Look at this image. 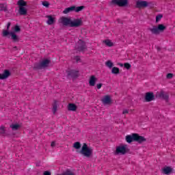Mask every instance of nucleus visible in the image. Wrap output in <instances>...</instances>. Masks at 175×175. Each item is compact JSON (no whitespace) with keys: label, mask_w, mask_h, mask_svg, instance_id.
Wrapping results in <instances>:
<instances>
[{"label":"nucleus","mask_w":175,"mask_h":175,"mask_svg":"<svg viewBox=\"0 0 175 175\" xmlns=\"http://www.w3.org/2000/svg\"><path fill=\"white\" fill-rule=\"evenodd\" d=\"M60 23L64 27H71L72 28H78V27H81L83 25V21H81V19L77 18L71 21L70 18L65 16H62L60 18Z\"/></svg>","instance_id":"1"},{"label":"nucleus","mask_w":175,"mask_h":175,"mask_svg":"<svg viewBox=\"0 0 175 175\" xmlns=\"http://www.w3.org/2000/svg\"><path fill=\"white\" fill-rule=\"evenodd\" d=\"M92 152H94L92 148L88 147V145L85 143L83 144L82 148L79 151V154L83 155V157H85V158H90L91 155H92Z\"/></svg>","instance_id":"2"},{"label":"nucleus","mask_w":175,"mask_h":175,"mask_svg":"<svg viewBox=\"0 0 175 175\" xmlns=\"http://www.w3.org/2000/svg\"><path fill=\"white\" fill-rule=\"evenodd\" d=\"M50 64V60L46 59L42 60L40 63H36L33 66V69H43L47 68Z\"/></svg>","instance_id":"3"},{"label":"nucleus","mask_w":175,"mask_h":175,"mask_svg":"<svg viewBox=\"0 0 175 175\" xmlns=\"http://www.w3.org/2000/svg\"><path fill=\"white\" fill-rule=\"evenodd\" d=\"M119 154H121L122 155H125V154H126V146H119L116 147L114 154L118 155Z\"/></svg>","instance_id":"4"},{"label":"nucleus","mask_w":175,"mask_h":175,"mask_svg":"<svg viewBox=\"0 0 175 175\" xmlns=\"http://www.w3.org/2000/svg\"><path fill=\"white\" fill-rule=\"evenodd\" d=\"M148 6V2H147V1H137L135 5V8H137V9H144Z\"/></svg>","instance_id":"5"},{"label":"nucleus","mask_w":175,"mask_h":175,"mask_svg":"<svg viewBox=\"0 0 175 175\" xmlns=\"http://www.w3.org/2000/svg\"><path fill=\"white\" fill-rule=\"evenodd\" d=\"M134 142H137V143H139V144H142V143L147 142V139L142 135H139L137 133H134Z\"/></svg>","instance_id":"6"},{"label":"nucleus","mask_w":175,"mask_h":175,"mask_svg":"<svg viewBox=\"0 0 175 175\" xmlns=\"http://www.w3.org/2000/svg\"><path fill=\"white\" fill-rule=\"evenodd\" d=\"M112 3H113L114 5H118V6L122 8L128 5V0H112Z\"/></svg>","instance_id":"7"},{"label":"nucleus","mask_w":175,"mask_h":175,"mask_svg":"<svg viewBox=\"0 0 175 175\" xmlns=\"http://www.w3.org/2000/svg\"><path fill=\"white\" fill-rule=\"evenodd\" d=\"M155 99V96H154V93L152 92H147L145 96V100L146 102H152Z\"/></svg>","instance_id":"8"},{"label":"nucleus","mask_w":175,"mask_h":175,"mask_svg":"<svg viewBox=\"0 0 175 175\" xmlns=\"http://www.w3.org/2000/svg\"><path fill=\"white\" fill-rule=\"evenodd\" d=\"M66 73L68 75V76H69L70 77H78L79 76V71L75 70H69L66 71Z\"/></svg>","instance_id":"9"},{"label":"nucleus","mask_w":175,"mask_h":175,"mask_svg":"<svg viewBox=\"0 0 175 175\" xmlns=\"http://www.w3.org/2000/svg\"><path fill=\"white\" fill-rule=\"evenodd\" d=\"M78 50L79 51H84V50H85V49H87V46H85V42H84V41L80 40L78 42Z\"/></svg>","instance_id":"10"},{"label":"nucleus","mask_w":175,"mask_h":175,"mask_svg":"<svg viewBox=\"0 0 175 175\" xmlns=\"http://www.w3.org/2000/svg\"><path fill=\"white\" fill-rule=\"evenodd\" d=\"M10 36H11V39L14 43L20 42V38H18V36L16 35V33L11 31Z\"/></svg>","instance_id":"11"},{"label":"nucleus","mask_w":175,"mask_h":175,"mask_svg":"<svg viewBox=\"0 0 175 175\" xmlns=\"http://www.w3.org/2000/svg\"><path fill=\"white\" fill-rule=\"evenodd\" d=\"M102 102L103 105H110V103H111V98L108 95L105 96L102 99Z\"/></svg>","instance_id":"12"},{"label":"nucleus","mask_w":175,"mask_h":175,"mask_svg":"<svg viewBox=\"0 0 175 175\" xmlns=\"http://www.w3.org/2000/svg\"><path fill=\"white\" fill-rule=\"evenodd\" d=\"M10 76V71L9 70H5L3 74L1 75V80H5Z\"/></svg>","instance_id":"13"},{"label":"nucleus","mask_w":175,"mask_h":175,"mask_svg":"<svg viewBox=\"0 0 175 175\" xmlns=\"http://www.w3.org/2000/svg\"><path fill=\"white\" fill-rule=\"evenodd\" d=\"M46 18H48L47 22H46L48 25H53V24H54V23L55 21V18H54V17H53V16L47 15L46 16Z\"/></svg>","instance_id":"14"},{"label":"nucleus","mask_w":175,"mask_h":175,"mask_svg":"<svg viewBox=\"0 0 175 175\" xmlns=\"http://www.w3.org/2000/svg\"><path fill=\"white\" fill-rule=\"evenodd\" d=\"M126 142L129 144L132 143V142H135V133H133L131 135H126Z\"/></svg>","instance_id":"15"},{"label":"nucleus","mask_w":175,"mask_h":175,"mask_svg":"<svg viewBox=\"0 0 175 175\" xmlns=\"http://www.w3.org/2000/svg\"><path fill=\"white\" fill-rule=\"evenodd\" d=\"M95 83H96V77L92 75L90 77V79L89 80V84L91 87H94L95 86Z\"/></svg>","instance_id":"16"},{"label":"nucleus","mask_w":175,"mask_h":175,"mask_svg":"<svg viewBox=\"0 0 175 175\" xmlns=\"http://www.w3.org/2000/svg\"><path fill=\"white\" fill-rule=\"evenodd\" d=\"M160 98L164 99V100H169V94L165 92H161L159 94Z\"/></svg>","instance_id":"17"},{"label":"nucleus","mask_w":175,"mask_h":175,"mask_svg":"<svg viewBox=\"0 0 175 175\" xmlns=\"http://www.w3.org/2000/svg\"><path fill=\"white\" fill-rule=\"evenodd\" d=\"M75 9H76V6L67 8L63 11V13L64 14H68V13H70V12H75Z\"/></svg>","instance_id":"18"},{"label":"nucleus","mask_w":175,"mask_h":175,"mask_svg":"<svg viewBox=\"0 0 175 175\" xmlns=\"http://www.w3.org/2000/svg\"><path fill=\"white\" fill-rule=\"evenodd\" d=\"M68 109L70 111H76V110H77V106L73 103H69L68 105Z\"/></svg>","instance_id":"19"},{"label":"nucleus","mask_w":175,"mask_h":175,"mask_svg":"<svg viewBox=\"0 0 175 175\" xmlns=\"http://www.w3.org/2000/svg\"><path fill=\"white\" fill-rule=\"evenodd\" d=\"M173 172V169L170 167H165L163 169V174H170Z\"/></svg>","instance_id":"20"},{"label":"nucleus","mask_w":175,"mask_h":175,"mask_svg":"<svg viewBox=\"0 0 175 175\" xmlns=\"http://www.w3.org/2000/svg\"><path fill=\"white\" fill-rule=\"evenodd\" d=\"M149 31H150V32H152V33L154 35H158V33H159L158 27L157 26H153L152 28H149Z\"/></svg>","instance_id":"21"},{"label":"nucleus","mask_w":175,"mask_h":175,"mask_svg":"<svg viewBox=\"0 0 175 175\" xmlns=\"http://www.w3.org/2000/svg\"><path fill=\"white\" fill-rule=\"evenodd\" d=\"M21 125L18 124H12L10 125V128L12 129V131H18V129L21 128Z\"/></svg>","instance_id":"22"},{"label":"nucleus","mask_w":175,"mask_h":175,"mask_svg":"<svg viewBox=\"0 0 175 175\" xmlns=\"http://www.w3.org/2000/svg\"><path fill=\"white\" fill-rule=\"evenodd\" d=\"M1 11L9 13V11L8 10V5H6V3L1 4Z\"/></svg>","instance_id":"23"},{"label":"nucleus","mask_w":175,"mask_h":175,"mask_svg":"<svg viewBox=\"0 0 175 175\" xmlns=\"http://www.w3.org/2000/svg\"><path fill=\"white\" fill-rule=\"evenodd\" d=\"M19 14H21V16H25V14H27V9L24 7H20Z\"/></svg>","instance_id":"24"},{"label":"nucleus","mask_w":175,"mask_h":175,"mask_svg":"<svg viewBox=\"0 0 175 175\" xmlns=\"http://www.w3.org/2000/svg\"><path fill=\"white\" fill-rule=\"evenodd\" d=\"M17 5H18L19 8H24V6H27V2L24 0H19Z\"/></svg>","instance_id":"25"},{"label":"nucleus","mask_w":175,"mask_h":175,"mask_svg":"<svg viewBox=\"0 0 175 175\" xmlns=\"http://www.w3.org/2000/svg\"><path fill=\"white\" fill-rule=\"evenodd\" d=\"M57 175H75V172L70 170H67L64 172Z\"/></svg>","instance_id":"26"},{"label":"nucleus","mask_w":175,"mask_h":175,"mask_svg":"<svg viewBox=\"0 0 175 175\" xmlns=\"http://www.w3.org/2000/svg\"><path fill=\"white\" fill-rule=\"evenodd\" d=\"M157 29L159 32H162L166 29V26L163 25V24H160L158 25Z\"/></svg>","instance_id":"27"},{"label":"nucleus","mask_w":175,"mask_h":175,"mask_svg":"<svg viewBox=\"0 0 175 175\" xmlns=\"http://www.w3.org/2000/svg\"><path fill=\"white\" fill-rule=\"evenodd\" d=\"M105 65L106 66H107V68H109V69H111V68H113V66H114V64H113V62H111V60H108L105 62Z\"/></svg>","instance_id":"28"},{"label":"nucleus","mask_w":175,"mask_h":175,"mask_svg":"<svg viewBox=\"0 0 175 175\" xmlns=\"http://www.w3.org/2000/svg\"><path fill=\"white\" fill-rule=\"evenodd\" d=\"M111 73L113 75H118V73H120V68H118V67L112 68Z\"/></svg>","instance_id":"29"},{"label":"nucleus","mask_w":175,"mask_h":175,"mask_svg":"<svg viewBox=\"0 0 175 175\" xmlns=\"http://www.w3.org/2000/svg\"><path fill=\"white\" fill-rule=\"evenodd\" d=\"M85 7L84 5L75 7V9L74 10V12H76V13H79V12H81Z\"/></svg>","instance_id":"30"},{"label":"nucleus","mask_w":175,"mask_h":175,"mask_svg":"<svg viewBox=\"0 0 175 175\" xmlns=\"http://www.w3.org/2000/svg\"><path fill=\"white\" fill-rule=\"evenodd\" d=\"M74 148H76V150H79V148H81V144L80 142H77L74 143L73 146Z\"/></svg>","instance_id":"31"},{"label":"nucleus","mask_w":175,"mask_h":175,"mask_svg":"<svg viewBox=\"0 0 175 175\" xmlns=\"http://www.w3.org/2000/svg\"><path fill=\"white\" fill-rule=\"evenodd\" d=\"M104 43L108 46V47H111L113 46V42H111V41H110V40H105L104 41Z\"/></svg>","instance_id":"32"},{"label":"nucleus","mask_w":175,"mask_h":175,"mask_svg":"<svg viewBox=\"0 0 175 175\" xmlns=\"http://www.w3.org/2000/svg\"><path fill=\"white\" fill-rule=\"evenodd\" d=\"M57 107H58V106L57 105V101H55L54 104L53 105V114H55V113L57 111Z\"/></svg>","instance_id":"33"},{"label":"nucleus","mask_w":175,"mask_h":175,"mask_svg":"<svg viewBox=\"0 0 175 175\" xmlns=\"http://www.w3.org/2000/svg\"><path fill=\"white\" fill-rule=\"evenodd\" d=\"M162 17H163V15L159 14L156 16V23H159L162 19Z\"/></svg>","instance_id":"34"},{"label":"nucleus","mask_w":175,"mask_h":175,"mask_svg":"<svg viewBox=\"0 0 175 175\" xmlns=\"http://www.w3.org/2000/svg\"><path fill=\"white\" fill-rule=\"evenodd\" d=\"M14 32H20V31H21V28H20V26L18 25H15L14 27Z\"/></svg>","instance_id":"35"},{"label":"nucleus","mask_w":175,"mask_h":175,"mask_svg":"<svg viewBox=\"0 0 175 175\" xmlns=\"http://www.w3.org/2000/svg\"><path fill=\"white\" fill-rule=\"evenodd\" d=\"M42 5L43 6H45V8H49V6H50V3H49V2L46 1L42 2Z\"/></svg>","instance_id":"36"},{"label":"nucleus","mask_w":175,"mask_h":175,"mask_svg":"<svg viewBox=\"0 0 175 175\" xmlns=\"http://www.w3.org/2000/svg\"><path fill=\"white\" fill-rule=\"evenodd\" d=\"M8 35L10 36V32L8 31L7 30L3 31V36H8Z\"/></svg>","instance_id":"37"},{"label":"nucleus","mask_w":175,"mask_h":175,"mask_svg":"<svg viewBox=\"0 0 175 175\" xmlns=\"http://www.w3.org/2000/svg\"><path fill=\"white\" fill-rule=\"evenodd\" d=\"M124 68H126V69H131V64L124 63Z\"/></svg>","instance_id":"38"},{"label":"nucleus","mask_w":175,"mask_h":175,"mask_svg":"<svg viewBox=\"0 0 175 175\" xmlns=\"http://www.w3.org/2000/svg\"><path fill=\"white\" fill-rule=\"evenodd\" d=\"M173 78V74L172 73H168L167 75V79H172Z\"/></svg>","instance_id":"39"},{"label":"nucleus","mask_w":175,"mask_h":175,"mask_svg":"<svg viewBox=\"0 0 175 175\" xmlns=\"http://www.w3.org/2000/svg\"><path fill=\"white\" fill-rule=\"evenodd\" d=\"M75 59L76 62H80V57L75 56Z\"/></svg>","instance_id":"40"},{"label":"nucleus","mask_w":175,"mask_h":175,"mask_svg":"<svg viewBox=\"0 0 175 175\" xmlns=\"http://www.w3.org/2000/svg\"><path fill=\"white\" fill-rule=\"evenodd\" d=\"M43 175H51V172H50L49 171H45V172H44Z\"/></svg>","instance_id":"41"},{"label":"nucleus","mask_w":175,"mask_h":175,"mask_svg":"<svg viewBox=\"0 0 175 175\" xmlns=\"http://www.w3.org/2000/svg\"><path fill=\"white\" fill-rule=\"evenodd\" d=\"M102 83H98L97 84L96 87L98 90H100V88H102Z\"/></svg>","instance_id":"42"},{"label":"nucleus","mask_w":175,"mask_h":175,"mask_svg":"<svg viewBox=\"0 0 175 175\" xmlns=\"http://www.w3.org/2000/svg\"><path fill=\"white\" fill-rule=\"evenodd\" d=\"M128 113H129V111L128 109H124L122 114H128Z\"/></svg>","instance_id":"43"},{"label":"nucleus","mask_w":175,"mask_h":175,"mask_svg":"<svg viewBox=\"0 0 175 175\" xmlns=\"http://www.w3.org/2000/svg\"><path fill=\"white\" fill-rule=\"evenodd\" d=\"M55 142H52L51 144V147H55Z\"/></svg>","instance_id":"44"},{"label":"nucleus","mask_w":175,"mask_h":175,"mask_svg":"<svg viewBox=\"0 0 175 175\" xmlns=\"http://www.w3.org/2000/svg\"><path fill=\"white\" fill-rule=\"evenodd\" d=\"M10 25H11V23H10V22H9V23L7 24V29H9V28H10Z\"/></svg>","instance_id":"45"},{"label":"nucleus","mask_w":175,"mask_h":175,"mask_svg":"<svg viewBox=\"0 0 175 175\" xmlns=\"http://www.w3.org/2000/svg\"><path fill=\"white\" fill-rule=\"evenodd\" d=\"M118 23L119 24H121V23H121V20L118 19Z\"/></svg>","instance_id":"46"},{"label":"nucleus","mask_w":175,"mask_h":175,"mask_svg":"<svg viewBox=\"0 0 175 175\" xmlns=\"http://www.w3.org/2000/svg\"><path fill=\"white\" fill-rule=\"evenodd\" d=\"M1 132H2V131H3V126L1 127Z\"/></svg>","instance_id":"47"},{"label":"nucleus","mask_w":175,"mask_h":175,"mask_svg":"<svg viewBox=\"0 0 175 175\" xmlns=\"http://www.w3.org/2000/svg\"><path fill=\"white\" fill-rule=\"evenodd\" d=\"M120 66H124V65H123V64H120Z\"/></svg>","instance_id":"48"},{"label":"nucleus","mask_w":175,"mask_h":175,"mask_svg":"<svg viewBox=\"0 0 175 175\" xmlns=\"http://www.w3.org/2000/svg\"><path fill=\"white\" fill-rule=\"evenodd\" d=\"M14 49H17V46H14Z\"/></svg>","instance_id":"49"},{"label":"nucleus","mask_w":175,"mask_h":175,"mask_svg":"<svg viewBox=\"0 0 175 175\" xmlns=\"http://www.w3.org/2000/svg\"><path fill=\"white\" fill-rule=\"evenodd\" d=\"M157 50H159V48H157Z\"/></svg>","instance_id":"50"}]
</instances>
